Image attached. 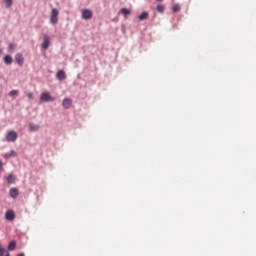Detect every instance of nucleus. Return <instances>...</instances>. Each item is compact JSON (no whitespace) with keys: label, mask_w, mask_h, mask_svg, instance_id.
Here are the masks:
<instances>
[{"label":"nucleus","mask_w":256,"mask_h":256,"mask_svg":"<svg viewBox=\"0 0 256 256\" xmlns=\"http://www.w3.org/2000/svg\"><path fill=\"white\" fill-rule=\"evenodd\" d=\"M50 23L52 25H57V23H59V10L56 8H53L51 11Z\"/></svg>","instance_id":"1"},{"label":"nucleus","mask_w":256,"mask_h":256,"mask_svg":"<svg viewBox=\"0 0 256 256\" xmlns=\"http://www.w3.org/2000/svg\"><path fill=\"white\" fill-rule=\"evenodd\" d=\"M17 137H19L17 132L11 130L6 134V141H8V143H15V141H17Z\"/></svg>","instance_id":"2"},{"label":"nucleus","mask_w":256,"mask_h":256,"mask_svg":"<svg viewBox=\"0 0 256 256\" xmlns=\"http://www.w3.org/2000/svg\"><path fill=\"white\" fill-rule=\"evenodd\" d=\"M40 101L44 103H48L49 101H55V98L51 96L49 92H43L40 96Z\"/></svg>","instance_id":"3"},{"label":"nucleus","mask_w":256,"mask_h":256,"mask_svg":"<svg viewBox=\"0 0 256 256\" xmlns=\"http://www.w3.org/2000/svg\"><path fill=\"white\" fill-rule=\"evenodd\" d=\"M82 19L85 21H89V19H93V11L89 9H83L82 10Z\"/></svg>","instance_id":"4"},{"label":"nucleus","mask_w":256,"mask_h":256,"mask_svg":"<svg viewBox=\"0 0 256 256\" xmlns=\"http://www.w3.org/2000/svg\"><path fill=\"white\" fill-rule=\"evenodd\" d=\"M50 45H51V38H49L47 34H44L42 48H44V50L47 51Z\"/></svg>","instance_id":"5"},{"label":"nucleus","mask_w":256,"mask_h":256,"mask_svg":"<svg viewBox=\"0 0 256 256\" xmlns=\"http://www.w3.org/2000/svg\"><path fill=\"white\" fill-rule=\"evenodd\" d=\"M5 219H7V221H14L15 220V211H13V210L6 211Z\"/></svg>","instance_id":"6"},{"label":"nucleus","mask_w":256,"mask_h":256,"mask_svg":"<svg viewBox=\"0 0 256 256\" xmlns=\"http://www.w3.org/2000/svg\"><path fill=\"white\" fill-rule=\"evenodd\" d=\"M72 104L73 100H71L70 98H65L62 102V106L64 107V109H69Z\"/></svg>","instance_id":"7"},{"label":"nucleus","mask_w":256,"mask_h":256,"mask_svg":"<svg viewBox=\"0 0 256 256\" xmlns=\"http://www.w3.org/2000/svg\"><path fill=\"white\" fill-rule=\"evenodd\" d=\"M15 60L20 67L23 65V63H25V59L23 58V55L19 53L15 55Z\"/></svg>","instance_id":"8"},{"label":"nucleus","mask_w":256,"mask_h":256,"mask_svg":"<svg viewBox=\"0 0 256 256\" xmlns=\"http://www.w3.org/2000/svg\"><path fill=\"white\" fill-rule=\"evenodd\" d=\"M9 193L12 199H17V197H19V190L17 188H11Z\"/></svg>","instance_id":"9"},{"label":"nucleus","mask_w":256,"mask_h":256,"mask_svg":"<svg viewBox=\"0 0 256 256\" xmlns=\"http://www.w3.org/2000/svg\"><path fill=\"white\" fill-rule=\"evenodd\" d=\"M4 159H9L11 157H17V152H15L14 150L3 154Z\"/></svg>","instance_id":"10"},{"label":"nucleus","mask_w":256,"mask_h":256,"mask_svg":"<svg viewBox=\"0 0 256 256\" xmlns=\"http://www.w3.org/2000/svg\"><path fill=\"white\" fill-rule=\"evenodd\" d=\"M67 75L65 74V71L63 70H59L57 73V79H59V81H63V79H66Z\"/></svg>","instance_id":"11"},{"label":"nucleus","mask_w":256,"mask_h":256,"mask_svg":"<svg viewBox=\"0 0 256 256\" xmlns=\"http://www.w3.org/2000/svg\"><path fill=\"white\" fill-rule=\"evenodd\" d=\"M4 63H6V65H11V63H13V57H11V55L4 56Z\"/></svg>","instance_id":"12"},{"label":"nucleus","mask_w":256,"mask_h":256,"mask_svg":"<svg viewBox=\"0 0 256 256\" xmlns=\"http://www.w3.org/2000/svg\"><path fill=\"white\" fill-rule=\"evenodd\" d=\"M16 247H17V242L11 241L8 245V251H15Z\"/></svg>","instance_id":"13"},{"label":"nucleus","mask_w":256,"mask_h":256,"mask_svg":"<svg viewBox=\"0 0 256 256\" xmlns=\"http://www.w3.org/2000/svg\"><path fill=\"white\" fill-rule=\"evenodd\" d=\"M139 21H145V19H149V13L143 12L141 15L138 16Z\"/></svg>","instance_id":"14"},{"label":"nucleus","mask_w":256,"mask_h":256,"mask_svg":"<svg viewBox=\"0 0 256 256\" xmlns=\"http://www.w3.org/2000/svg\"><path fill=\"white\" fill-rule=\"evenodd\" d=\"M120 13L123 14L124 17H127V15H131V10L129 8H122Z\"/></svg>","instance_id":"15"},{"label":"nucleus","mask_w":256,"mask_h":256,"mask_svg":"<svg viewBox=\"0 0 256 256\" xmlns=\"http://www.w3.org/2000/svg\"><path fill=\"white\" fill-rule=\"evenodd\" d=\"M0 256H10L9 251L5 250L2 245H0Z\"/></svg>","instance_id":"16"},{"label":"nucleus","mask_w":256,"mask_h":256,"mask_svg":"<svg viewBox=\"0 0 256 256\" xmlns=\"http://www.w3.org/2000/svg\"><path fill=\"white\" fill-rule=\"evenodd\" d=\"M7 183L9 184L15 183V176H13L12 174H9L7 177Z\"/></svg>","instance_id":"17"},{"label":"nucleus","mask_w":256,"mask_h":256,"mask_svg":"<svg viewBox=\"0 0 256 256\" xmlns=\"http://www.w3.org/2000/svg\"><path fill=\"white\" fill-rule=\"evenodd\" d=\"M172 11L174 13H179V11H181V6H179V4H175L173 7H172Z\"/></svg>","instance_id":"18"},{"label":"nucleus","mask_w":256,"mask_h":256,"mask_svg":"<svg viewBox=\"0 0 256 256\" xmlns=\"http://www.w3.org/2000/svg\"><path fill=\"white\" fill-rule=\"evenodd\" d=\"M30 131H39V125L29 124Z\"/></svg>","instance_id":"19"},{"label":"nucleus","mask_w":256,"mask_h":256,"mask_svg":"<svg viewBox=\"0 0 256 256\" xmlns=\"http://www.w3.org/2000/svg\"><path fill=\"white\" fill-rule=\"evenodd\" d=\"M156 9H157L158 13H163L165 11V6L158 5Z\"/></svg>","instance_id":"20"},{"label":"nucleus","mask_w":256,"mask_h":256,"mask_svg":"<svg viewBox=\"0 0 256 256\" xmlns=\"http://www.w3.org/2000/svg\"><path fill=\"white\" fill-rule=\"evenodd\" d=\"M15 95H19V90H12L9 92L10 97H15Z\"/></svg>","instance_id":"21"},{"label":"nucleus","mask_w":256,"mask_h":256,"mask_svg":"<svg viewBox=\"0 0 256 256\" xmlns=\"http://www.w3.org/2000/svg\"><path fill=\"white\" fill-rule=\"evenodd\" d=\"M6 7L9 9L13 5V0H5Z\"/></svg>","instance_id":"22"},{"label":"nucleus","mask_w":256,"mask_h":256,"mask_svg":"<svg viewBox=\"0 0 256 256\" xmlns=\"http://www.w3.org/2000/svg\"><path fill=\"white\" fill-rule=\"evenodd\" d=\"M27 97H28V99H33V92H29V93L27 94Z\"/></svg>","instance_id":"23"},{"label":"nucleus","mask_w":256,"mask_h":256,"mask_svg":"<svg viewBox=\"0 0 256 256\" xmlns=\"http://www.w3.org/2000/svg\"><path fill=\"white\" fill-rule=\"evenodd\" d=\"M9 49L10 51H13V49H15V44H9Z\"/></svg>","instance_id":"24"},{"label":"nucleus","mask_w":256,"mask_h":256,"mask_svg":"<svg viewBox=\"0 0 256 256\" xmlns=\"http://www.w3.org/2000/svg\"><path fill=\"white\" fill-rule=\"evenodd\" d=\"M3 169V162L0 161V171Z\"/></svg>","instance_id":"25"},{"label":"nucleus","mask_w":256,"mask_h":256,"mask_svg":"<svg viewBox=\"0 0 256 256\" xmlns=\"http://www.w3.org/2000/svg\"><path fill=\"white\" fill-rule=\"evenodd\" d=\"M17 256H25V253H20Z\"/></svg>","instance_id":"26"},{"label":"nucleus","mask_w":256,"mask_h":256,"mask_svg":"<svg viewBox=\"0 0 256 256\" xmlns=\"http://www.w3.org/2000/svg\"><path fill=\"white\" fill-rule=\"evenodd\" d=\"M156 1H158V3H161L163 0H156Z\"/></svg>","instance_id":"27"}]
</instances>
